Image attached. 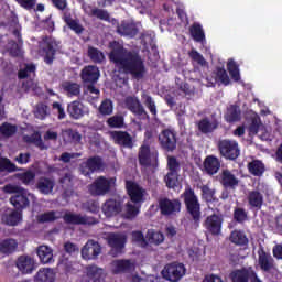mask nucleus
I'll list each match as a JSON object with an SVG mask.
<instances>
[{"instance_id":"f257e3e1","label":"nucleus","mask_w":282,"mask_h":282,"mask_svg":"<svg viewBox=\"0 0 282 282\" xmlns=\"http://www.w3.org/2000/svg\"><path fill=\"white\" fill-rule=\"evenodd\" d=\"M109 61L113 63L119 74L131 76L133 80H144L148 74L142 55L135 51L118 46L109 53Z\"/></svg>"},{"instance_id":"f03ea898","label":"nucleus","mask_w":282,"mask_h":282,"mask_svg":"<svg viewBox=\"0 0 282 282\" xmlns=\"http://www.w3.org/2000/svg\"><path fill=\"white\" fill-rule=\"evenodd\" d=\"M4 193L13 194L10 197V204L13 205L15 210L23 213L28 206H30V199H35L34 194L28 192V189L20 187L19 185L8 184L3 187Z\"/></svg>"},{"instance_id":"7ed1b4c3","label":"nucleus","mask_w":282,"mask_h":282,"mask_svg":"<svg viewBox=\"0 0 282 282\" xmlns=\"http://www.w3.org/2000/svg\"><path fill=\"white\" fill-rule=\"evenodd\" d=\"M61 50H63L61 41L50 35L42 37V41L40 42V52L42 56H44V63H46V65H52V63H54L56 54L61 53Z\"/></svg>"},{"instance_id":"20e7f679","label":"nucleus","mask_w":282,"mask_h":282,"mask_svg":"<svg viewBox=\"0 0 282 282\" xmlns=\"http://www.w3.org/2000/svg\"><path fill=\"white\" fill-rule=\"evenodd\" d=\"M182 197L188 215H191L195 224H199L202 219V205L199 204V198L195 195V189L191 186L185 187Z\"/></svg>"},{"instance_id":"39448f33","label":"nucleus","mask_w":282,"mask_h":282,"mask_svg":"<svg viewBox=\"0 0 282 282\" xmlns=\"http://www.w3.org/2000/svg\"><path fill=\"white\" fill-rule=\"evenodd\" d=\"M138 160L140 166L158 169V166H160V152H158V150H151L149 143H143L139 148Z\"/></svg>"},{"instance_id":"423d86ee","label":"nucleus","mask_w":282,"mask_h":282,"mask_svg":"<svg viewBox=\"0 0 282 282\" xmlns=\"http://www.w3.org/2000/svg\"><path fill=\"white\" fill-rule=\"evenodd\" d=\"M113 186H116V178L99 176L88 186V191L93 197H105Z\"/></svg>"},{"instance_id":"0eeeda50","label":"nucleus","mask_w":282,"mask_h":282,"mask_svg":"<svg viewBox=\"0 0 282 282\" xmlns=\"http://www.w3.org/2000/svg\"><path fill=\"white\" fill-rule=\"evenodd\" d=\"M159 145L165 153H173L177 149V131L163 129L159 134Z\"/></svg>"},{"instance_id":"6e6552de","label":"nucleus","mask_w":282,"mask_h":282,"mask_svg":"<svg viewBox=\"0 0 282 282\" xmlns=\"http://www.w3.org/2000/svg\"><path fill=\"white\" fill-rule=\"evenodd\" d=\"M218 151L225 160L235 161L241 155L239 143L235 140L224 139L218 142Z\"/></svg>"},{"instance_id":"1a4fd4ad","label":"nucleus","mask_w":282,"mask_h":282,"mask_svg":"<svg viewBox=\"0 0 282 282\" xmlns=\"http://www.w3.org/2000/svg\"><path fill=\"white\" fill-rule=\"evenodd\" d=\"M186 274V267L184 263L172 262L164 267L162 271L163 279L170 282L181 281L182 278Z\"/></svg>"},{"instance_id":"9d476101","label":"nucleus","mask_w":282,"mask_h":282,"mask_svg":"<svg viewBox=\"0 0 282 282\" xmlns=\"http://www.w3.org/2000/svg\"><path fill=\"white\" fill-rule=\"evenodd\" d=\"M159 208L161 215L170 217L171 215H177L182 210V202L177 198L170 199L164 197L159 200Z\"/></svg>"},{"instance_id":"9b49d317","label":"nucleus","mask_w":282,"mask_h":282,"mask_svg":"<svg viewBox=\"0 0 282 282\" xmlns=\"http://www.w3.org/2000/svg\"><path fill=\"white\" fill-rule=\"evenodd\" d=\"M126 243L127 236L122 234H110L108 236V246L111 248L109 254L111 257H120V254H122V250H124Z\"/></svg>"},{"instance_id":"f8f14e48","label":"nucleus","mask_w":282,"mask_h":282,"mask_svg":"<svg viewBox=\"0 0 282 282\" xmlns=\"http://www.w3.org/2000/svg\"><path fill=\"white\" fill-rule=\"evenodd\" d=\"M126 189L130 197V203L139 204L142 206L147 191L133 181H126Z\"/></svg>"},{"instance_id":"ddd939ff","label":"nucleus","mask_w":282,"mask_h":282,"mask_svg":"<svg viewBox=\"0 0 282 282\" xmlns=\"http://www.w3.org/2000/svg\"><path fill=\"white\" fill-rule=\"evenodd\" d=\"M65 224H70L72 226H94L98 224V219L95 217L83 216L80 214L66 213L63 216Z\"/></svg>"},{"instance_id":"4468645a","label":"nucleus","mask_w":282,"mask_h":282,"mask_svg":"<svg viewBox=\"0 0 282 282\" xmlns=\"http://www.w3.org/2000/svg\"><path fill=\"white\" fill-rule=\"evenodd\" d=\"M102 169V159L100 156H90L79 164V173L85 177H89L91 173Z\"/></svg>"},{"instance_id":"2eb2a0df","label":"nucleus","mask_w":282,"mask_h":282,"mask_svg":"<svg viewBox=\"0 0 282 282\" xmlns=\"http://www.w3.org/2000/svg\"><path fill=\"white\" fill-rule=\"evenodd\" d=\"M126 107L131 113L137 116V118H140V120H149V112H147L144 106H142V102H140V99L137 97H127Z\"/></svg>"},{"instance_id":"dca6fc26","label":"nucleus","mask_w":282,"mask_h":282,"mask_svg":"<svg viewBox=\"0 0 282 282\" xmlns=\"http://www.w3.org/2000/svg\"><path fill=\"white\" fill-rule=\"evenodd\" d=\"M206 80L209 84V87H215L217 83L228 87L230 85V76H228V72L224 66H216L215 69L212 72V77H207Z\"/></svg>"},{"instance_id":"f3484780","label":"nucleus","mask_w":282,"mask_h":282,"mask_svg":"<svg viewBox=\"0 0 282 282\" xmlns=\"http://www.w3.org/2000/svg\"><path fill=\"white\" fill-rule=\"evenodd\" d=\"M113 144L122 147L123 149H133V137L129 132L122 130H115L109 132Z\"/></svg>"},{"instance_id":"a211bd4d","label":"nucleus","mask_w":282,"mask_h":282,"mask_svg":"<svg viewBox=\"0 0 282 282\" xmlns=\"http://www.w3.org/2000/svg\"><path fill=\"white\" fill-rule=\"evenodd\" d=\"M101 212L105 217H116V215H120V213H122V198L107 199L101 206Z\"/></svg>"},{"instance_id":"6ab92c4d","label":"nucleus","mask_w":282,"mask_h":282,"mask_svg":"<svg viewBox=\"0 0 282 282\" xmlns=\"http://www.w3.org/2000/svg\"><path fill=\"white\" fill-rule=\"evenodd\" d=\"M223 224L224 219L219 215L213 214L206 218L204 227L209 235H213V237H218V235H221Z\"/></svg>"},{"instance_id":"aec40b11","label":"nucleus","mask_w":282,"mask_h":282,"mask_svg":"<svg viewBox=\"0 0 282 282\" xmlns=\"http://www.w3.org/2000/svg\"><path fill=\"white\" fill-rule=\"evenodd\" d=\"M80 78L84 85H96L100 78V69L97 66H85L80 72Z\"/></svg>"},{"instance_id":"412c9836","label":"nucleus","mask_w":282,"mask_h":282,"mask_svg":"<svg viewBox=\"0 0 282 282\" xmlns=\"http://www.w3.org/2000/svg\"><path fill=\"white\" fill-rule=\"evenodd\" d=\"M100 252H102V248L100 247V243L94 240H88L86 245L82 248V257L86 261H89L91 259H97Z\"/></svg>"},{"instance_id":"4be33fe9","label":"nucleus","mask_w":282,"mask_h":282,"mask_svg":"<svg viewBox=\"0 0 282 282\" xmlns=\"http://www.w3.org/2000/svg\"><path fill=\"white\" fill-rule=\"evenodd\" d=\"M247 202L251 209L261 210V208H263L264 202L263 192L259 191V187L249 191L247 195Z\"/></svg>"},{"instance_id":"5701e85b","label":"nucleus","mask_w":282,"mask_h":282,"mask_svg":"<svg viewBox=\"0 0 282 282\" xmlns=\"http://www.w3.org/2000/svg\"><path fill=\"white\" fill-rule=\"evenodd\" d=\"M67 113L70 116L73 120H80L85 116V113H89V110L83 102L78 100H74L67 106Z\"/></svg>"},{"instance_id":"b1692460","label":"nucleus","mask_w":282,"mask_h":282,"mask_svg":"<svg viewBox=\"0 0 282 282\" xmlns=\"http://www.w3.org/2000/svg\"><path fill=\"white\" fill-rule=\"evenodd\" d=\"M254 270L252 268L236 269L230 272L229 279L231 282H249Z\"/></svg>"},{"instance_id":"393cba45","label":"nucleus","mask_w":282,"mask_h":282,"mask_svg":"<svg viewBox=\"0 0 282 282\" xmlns=\"http://www.w3.org/2000/svg\"><path fill=\"white\" fill-rule=\"evenodd\" d=\"M220 184L224 188H230L235 191L239 186V178L230 172V170H223L220 174Z\"/></svg>"},{"instance_id":"a878e982","label":"nucleus","mask_w":282,"mask_h":282,"mask_svg":"<svg viewBox=\"0 0 282 282\" xmlns=\"http://www.w3.org/2000/svg\"><path fill=\"white\" fill-rule=\"evenodd\" d=\"M196 127L199 133H203V135H208V133L215 132V130L219 127V122L217 120L210 121L208 117H205L196 122Z\"/></svg>"},{"instance_id":"bb28decb","label":"nucleus","mask_w":282,"mask_h":282,"mask_svg":"<svg viewBox=\"0 0 282 282\" xmlns=\"http://www.w3.org/2000/svg\"><path fill=\"white\" fill-rule=\"evenodd\" d=\"M86 274L88 279L93 282H105V279H107V273H105V269L99 268L96 264L87 265Z\"/></svg>"},{"instance_id":"cd10ccee","label":"nucleus","mask_w":282,"mask_h":282,"mask_svg":"<svg viewBox=\"0 0 282 282\" xmlns=\"http://www.w3.org/2000/svg\"><path fill=\"white\" fill-rule=\"evenodd\" d=\"M17 268L22 274H32L34 272V259L29 256H20L17 260Z\"/></svg>"},{"instance_id":"c85d7f7f","label":"nucleus","mask_w":282,"mask_h":282,"mask_svg":"<svg viewBox=\"0 0 282 282\" xmlns=\"http://www.w3.org/2000/svg\"><path fill=\"white\" fill-rule=\"evenodd\" d=\"M118 34L121 36H129V39H134L138 36V26L133 22L122 21L117 28Z\"/></svg>"},{"instance_id":"c756f323","label":"nucleus","mask_w":282,"mask_h":282,"mask_svg":"<svg viewBox=\"0 0 282 282\" xmlns=\"http://www.w3.org/2000/svg\"><path fill=\"white\" fill-rule=\"evenodd\" d=\"M113 265V274H127L129 272H132L135 268V265L133 264V262H131V260H115L112 262Z\"/></svg>"},{"instance_id":"7c9ffc66","label":"nucleus","mask_w":282,"mask_h":282,"mask_svg":"<svg viewBox=\"0 0 282 282\" xmlns=\"http://www.w3.org/2000/svg\"><path fill=\"white\" fill-rule=\"evenodd\" d=\"M17 248H19V242L13 238H6L0 241V254H4V257L14 254Z\"/></svg>"},{"instance_id":"2f4dec72","label":"nucleus","mask_w":282,"mask_h":282,"mask_svg":"<svg viewBox=\"0 0 282 282\" xmlns=\"http://www.w3.org/2000/svg\"><path fill=\"white\" fill-rule=\"evenodd\" d=\"M204 169L208 175H215L221 169V162L217 156L208 155L204 161Z\"/></svg>"},{"instance_id":"473e14b6","label":"nucleus","mask_w":282,"mask_h":282,"mask_svg":"<svg viewBox=\"0 0 282 282\" xmlns=\"http://www.w3.org/2000/svg\"><path fill=\"white\" fill-rule=\"evenodd\" d=\"M248 172L253 177H263V173H265V164L261 160H252L247 165Z\"/></svg>"},{"instance_id":"72a5a7b5","label":"nucleus","mask_w":282,"mask_h":282,"mask_svg":"<svg viewBox=\"0 0 282 282\" xmlns=\"http://www.w3.org/2000/svg\"><path fill=\"white\" fill-rule=\"evenodd\" d=\"M56 183L47 177H41L36 183V188L42 195H51L54 191Z\"/></svg>"},{"instance_id":"f704fd0d","label":"nucleus","mask_w":282,"mask_h":282,"mask_svg":"<svg viewBox=\"0 0 282 282\" xmlns=\"http://www.w3.org/2000/svg\"><path fill=\"white\" fill-rule=\"evenodd\" d=\"M189 34L196 43H205L206 42V33L204 32V28L202 24L194 22L189 26Z\"/></svg>"},{"instance_id":"c9c22d12","label":"nucleus","mask_w":282,"mask_h":282,"mask_svg":"<svg viewBox=\"0 0 282 282\" xmlns=\"http://www.w3.org/2000/svg\"><path fill=\"white\" fill-rule=\"evenodd\" d=\"M56 273L53 269L43 268L37 271L34 276V282H55Z\"/></svg>"},{"instance_id":"e433bc0d","label":"nucleus","mask_w":282,"mask_h":282,"mask_svg":"<svg viewBox=\"0 0 282 282\" xmlns=\"http://www.w3.org/2000/svg\"><path fill=\"white\" fill-rule=\"evenodd\" d=\"M258 262L263 272H270V270H274V258H272L270 253L264 251L260 253Z\"/></svg>"},{"instance_id":"4c0bfd02","label":"nucleus","mask_w":282,"mask_h":282,"mask_svg":"<svg viewBox=\"0 0 282 282\" xmlns=\"http://www.w3.org/2000/svg\"><path fill=\"white\" fill-rule=\"evenodd\" d=\"M229 241L234 243V246H240V247L248 246L249 243L248 236H246V232L237 229L231 231L229 236Z\"/></svg>"},{"instance_id":"58836bf2","label":"nucleus","mask_w":282,"mask_h":282,"mask_svg":"<svg viewBox=\"0 0 282 282\" xmlns=\"http://www.w3.org/2000/svg\"><path fill=\"white\" fill-rule=\"evenodd\" d=\"M37 257L41 263H52L54 261V251L52 248L43 245L37 248Z\"/></svg>"},{"instance_id":"ea45409f","label":"nucleus","mask_w":282,"mask_h":282,"mask_svg":"<svg viewBox=\"0 0 282 282\" xmlns=\"http://www.w3.org/2000/svg\"><path fill=\"white\" fill-rule=\"evenodd\" d=\"M62 138L64 142H73L74 144H80V140H83L80 132L72 128L62 131Z\"/></svg>"},{"instance_id":"a19ab883","label":"nucleus","mask_w":282,"mask_h":282,"mask_svg":"<svg viewBox=\"0 0 282 282\" xmlns=\"http://www.w3.org/2000/svg\"><path fill=\"white\" fill-rule=\"evenodd\" d=\"M63 20L66 23V25H68L69 30L75 32V34H83V32H85V28L82 26V24H80V22H78V20H74L72 18V14L64 13Z\"/></svg>"},{"instance_id":"79ce46f5","label":"nucleus","mask_w":282,"mask_h":282,"mask_svg":"<svg viewBox=\"0 0 282 282\" xmlns=\"http://www.w3.org/2000/svg\"><path fill=\"white\" fill-rule=\"evenodd\" d=\"M140 208H142V205L128 202L123 214L124 219H129L130 221L135 219L140 215Z\"/></svg>"},{"instance_id":"37998d69","label":"nucleus","mask_w":282,"mask_h":282,"mask_svg":"<svg viewBox=\"0 0 282 282\" xmlns=\"http://www.w3.org/2000/svg\"><path fill=\"white\" fill-rule=\"evenodd\" d=\"M3 219L7 226H18L19 223L23 219V212L13 209L9 215H6Z\"/></svg>"},{"instance_id":"c03bdc74","label":"nucleus","mask_w":282,"mask_h":282,"mask_svg":"<svg viewBox=\"0 0 282 282\" xmlns=\"http://www.w3.org/2000/svg\"><path fill=\"white\" fill-rule=\"evenodd\" d=\"M145 239L148 240V246L149 243H152L153 246H160V243L164 242V234L149 229L147 231Z\"/></svg>"},{"instance_id":"a18cd8bd","label":"nucleus","mask_w":282,"mask_h":282,"mask_svg":"<svg viewBox=\"0 0 282 282\" xmlns=\"http://www.w3.org/2000/svg\"><path fill=\"white\" fill-rule=\"evenodd\" d=\"M62 88L67 94V96H80V84L74 82H64Z\"/></svg>"},{"instance_id":"49530a36","label":"nucleus","mask_w":282,"mask_h":282,"mask_svg":"<svg viewBox=\"0 0 282 282\" xmlns=\"http://www.w3.org/2000/svg\"><path fill=\"white\" fill-rule=\"evenodd\" d=\"M17 171H19V167L10 159H0V173H17Z\"/></svg>"},{"instance_id":"de8ad7c7","label":"nucleus","mask_w":282,"mask_h":282,"mask_svg":"<svg viewBox=\"0 0 282 282\" xmlns=\"http://www.w3.org/2000/svg\"><path fill=\"white\" fill-rule=\"evenodd\" d=\"M227 69L229 72V76H231L235 83H239L241 80V74L239 73V65L234 59H230L227 63Z\"/></svg>"},{"instance_id":"09e8293b","label":"nucleus","mask_w":282,"mask_h":282,"mask_svg":"<svg viewBox=\"0 0 282 282\" xmlns=\"http://www.w3.org/2000/svg\"><path fill=\"white\" fill-rule=\"evenodd\" d=\"M189 58L193 61V63H196V65H199V67H208V62L206 58H204V55L199 53L197 50L193 48L188 52Z\"/></svg>"},{"instance_id":"8fccbe9b","label":"nucleus","mask_w":282,"mask_h":282,"mask_svg":"<svg viewBox=\"0 0 282 282\" xmlns=\"http://www.w3.org/2000/svg\"><path fill=\"white\" fill-rule=\"evenodd\" d=\"M25 142L28 144H34V147H37L40 151H45V149H47V147H45V143L43 142V139L41 138V134L39 133L26 137Z\"/></svg>"},{"instance_id":"3c124183","label":"nucleus","mask_w":282,"mask_h":282,"mask_svg":"<svg viewBox=\"0 0 282 282\" xmlns=\"http://www.w3.org/2000/svg\"><path fill=\"white\" fill-rule=\"evenodd\" d=\"M106 122L110 129H122L124 127V117L115 115L108 118Z\"/></svg>"},{"instance_id":"603ef678","label":"nucleus","mask_w":282,"mask_h":282,"mask_svg":"<svg viewBox=\"0 0 282 282\" xmlns=\"http://www.w3.org/2000/svg\"><path fill=\"white\" fill-rule=\"evenodd\" d=\"M88 57L93 63H102L105 61V54L94 46H88Z\"/></svg>"},{"instance_id":"864d4df0","label":"nucleus","mask_w":282,"mask_h":282,"mask_svg":"<svg viewBox=\"0 0 282 282\" xmlns=\"http://www.w3.org/2000/svg\"><path fill=\"white\" fill-rule=\"evenodd\" d=\"M0 133L1 135H3V138H12V135L17 133V126L10 122H3L0 126Z\"/></svg>"},{"instance_id":"5fc2aeb1","label":"nucleus","mask_w":282,"mask_h":282,"mask_svg":"<svg viewBox=\"0 0 282 282\" xmlns=\"http://www.w3.org/2000/svg\"><path fill=\"white\" fill-rule=\"evenodd\" d=\"M36 72V66L34 64H25L24 68H21L18 72L19 80H25V78H30V74H34Z\"/></svg>"},{"instance_id":"6e6d98bb","label":"nucleus","mask_w":282,"mask_h":282,"mask_svg":"<svg viewBox=\"0 0 282 282\" xmlns=\"http://www.w3.org/2000/svg\"><path fill=\"white\" fill-rule=\"evenodd\" d=\"M143 105L149 109L152 116H158V106H155V100L150 95H142Z\"/></svg>"},{"instance_id":"4d7b16f0","label":"nucleus","mask_w":282,"mask_h":282,"mask_svg":"<svg viewBox=\"0 0 282 282\" xmlns=\"http://www.w3.org/2000/svg\"><path fill=\"white\" fill-rule=\"evenodd\" d=\"M177 182H180V174L167 172V174L164 176L166 188H175L177 186Z\"/></svg>"},{"instance_id":"13d9d810","label":"nucleus","mask_w":282,"mask_h":282,"mask_svg":"<svg viewBox=\"0 0 282 282\" xmlns=\"http://www.w3.org/2000/svg\"><path fill=\"white\" fill-rule=\"evenodd\" d=\"M56 219H61V216H56V212L54 210L46 212L37 217L40 224H50L56 221Z\"/></svg>"},{"instance_id":"bf43d9fd","label":"nucleus","mask_w":282,"mask_h":282,"mask_svg":"<svg viewBox=\"0 0 282 282\" xmlns=\"http://www.w3.org/2000/svg\"><path fill=\"white\" fill-rule=\"evenodd\" d=\"M99 113L101 116H111L113 113V101L106 99L99 106Z\"/></svg>"},{"instance_id":"052dcab7","label":"nucleus","mask_w":282,"mask_h":282,"mask_svg":"<svg viewBox=\"0 0 282 282\" xmlns=\"http://www.w3.org/2000/svg\"><path fill=\"white\" fill-rule=\"evenodd\" d=\"M167 170H169L167 173L180 175L181 166H180V161H177V158L175 156L167 158Z\"/></svg>"},{"instance_id":"680f3d73","label":"nucleus","mask_w":282,"mask_h":282,"mask_svg":"<svg viewBox=\"0 0 282 282\" xmlns=\"http://www.w3.org/2000/svg\"><path fill=\"white\" fill-rule=\"evenodd\" d=\"M50 116V107L45 104H39L35 110V118L39 120H45Z\"/></svg>"},{"instance_id":"e2e57ef3","label":"nucleus","mask_w":282,"mask_h":282,"mask_svg":"<svg viewBox=\"0 0 282 282\" xmlns=\"http://www.w3.org/2000/svg\"><path fill=\"white\" fill-rule=\"evenodd\" d=\"M234 219L238 224H243L248 219V212L242 207H236L234 209Z\"/></svg>"},{"instance_id":"0e129e2a","label":"nucleus","mask_w":282,"mask_h":282,"mask_svg":"<svg viewBox=\"0 0 282 282\" xmlns=\"http://www.w3.org/2000/svg\"><path fill=\"white\" fill-rule=\"evenodd\" d=\"M18 177L22 184L28 186L29 184H32L34 180H36V174L33 171H26L24 173L18 174Z\"/></svg>"},{"instance_id":"69168bd1","label":"nucleus","mask_w":282,"mask_h":282,"mask_svg":"<svg viewBox=\"0 0 282 282\" xmlns=\"http://www.w3.org/2000/svg\"><path fill=\"white\" fill-rule=\"evenodd\" d=\"M132 239L141 248H147L149 246V241L147 240V238H144V234H142V231H133Z\"/></svg>"},{"instance_id":"338daca9","label":"nucleus","mask_w":282,"mask_h":282,"mask_svg":"<svg viewBox=\"0 0 282 282\" xmlns=\"http://www.w3.org/2000/svg\"><path fill=\"white\" fill-rule=\"evenodd\" d=\"M200 191L205 202H213L215 199V189H210L208 185H203Z\"/></svg>"},{"instance_id":"774afa93","label":"nucleus","mask_w":282,"mask_h":282,"mask_svg":"<svg viewBox=\"0 0 282 282\" xmlns=\"http://www.w3.org/2000/svg\"><path fill=\"white\" fill-rule=\"evenodd\" d=\"M8 52L10 56H12V58H19L20 56H22L21 46L15 41H12L10 43Z\"/></svg>"}]
</instances>
